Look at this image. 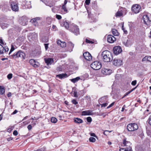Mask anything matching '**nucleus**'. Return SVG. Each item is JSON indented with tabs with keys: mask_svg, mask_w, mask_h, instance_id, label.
<instances>
[{
	"mask_svg": "<svg viewBox=\"0 0 151 151\" xmlns=\"http://www.w3.org/2000/svg\"><path fill=\"white\" fill-rule=\"evenodd\" d=\"M103 60L106 62L111 61L113 59V57L111 53L108 50L103 51L102 53Z\"/></svg>",
	"mask_w": 151,
	"mask_h": 151,
	"instance_id": "obj_1",
	"label": "nucleus"
},
{
	"mask_svg": "<svg viewBox=\"0 0 151 151\" xmlns=\"http://www.w3.org/2000/svg\"><path fill=\"white\" fill-rule=\"evenodd\" d=\"M11 57L15 59L17 58H20L23 59H25V54L24 52L21 51H18L15 52L13 54L11 55Z\"/></svg>",
	"mask_w": 151,
	"mask_h": 151,
	"instance_id": "obj_2",
	"label": "nucleus"
},
{
	"mask_svg": "<svg viewBox=\"0 0 151 151\" xmlns=\"http://www.w3.org/2000/svg\"><path fill=\"white\" fill-rule=\"evenodd\" d=\"M131 145V143L130 142L127 140L126 138L123 139L122 146L124 148H127V150H132Z\"/></svg>",
	"mask_w": 151,
	"mask_h": 151,
	"instance_id": "obj_3",
	"label": "nucleus"
},
{
	"mask_svg": "<svg viewBox=\"0 0 151 151\" xmlns=\"http://www.w3.org/2000/svg\"><path fill=\"white\" fill-rule=\"evenodd\" d=\"M91 66L93 69L97 70L100 69L101 67V63L97 61H95L91 65Z\"/></svg>",
	"mask_w": 151,
	"mask_h": 151,
	"instance_id": "obj_4",
	"label": "nucleus"
},
{
	"mask_svg": "<svg viewBox=\"0 0 151 151\" xmlns=\"http://www.w3.org/2000/svg\"><path fill=\"white\" fill-rule=\"evenodd\" d=\"M69 30L75 35H77L79 34V29L78 27L74 24H72L70 26Z\"/></svg>",
	"mask_w": 151,
	"mask_h": 151,
	"instance_id": "obj_5",
	"label": "nucleus"
},
{
	"mask_svg": "<svg viewBox=\"0 0 151 151\" xmlns=\"http://www.w3.org/2000/svg\"><path fill=\"white\" fill-rule=\"evenodd\" d=\"M138 128L137 124L135 123L129 124L127 126V129L129 131H133Z\"/></svg>",
	"mask_w": 151,
	"mask_h": 151,
	"instance_id": "obj_6",
	"label": "nucleus"
},
{
	"mask_svg": "<svg viewBox=\"0 0 151 151\" xmlns=\"http://www.w3.org/2000/svg\"><path fill=\"white\" fill-rule=\"evenodd\" d=\"M140 6L137 4L133 5L132 7V11L135 14L139 13L140 12Z\"/></svg>",
	"mask_w": 151,
	"mask_h": 151,
	"instance_id": "obj_7",
	"label": "nucleus"
},
{
	"mask_svg": "<svg viewBox=\"0 0 151 151\" xmlns=\"http://www.w3.org/2000/svg\"><path fill=\"white\" fill-rule=\"evenodd\" d=\"M113 64L116 66H119L122 65L123 62L122 60L120 59H114L113 61Z\"/></svg>",
	"mask_w": 151,
	"mask_h": 151,
	"instance_id": "obj_8",
	"label": "nucleus"
},
{
	"mask_svg": "<svg viewBox=\"0 0 151 151\" xmlns=\"http://www.w3.org/2000/svg\"><path fill=\"white\" fill-rule=\"evenodd\" d=\"M11 7L12 10L14 11H17L18 10V6L17 4L15 2L10 1Z\"/></svg>",
	"mask_w": 151,
	"mask_h": 151,
	"instance_id": "obj_9",
	"label": "nucleus"
},
{
	"mask_svg": "<svg viewBox=\"0 0 151 151\" xmlns=\"http://www.w3.org/2000/svg\"><path fill=\"white\" fill-rule=\"evenodd\" d=\"M74 47V45L71 42H68L67 44V47L65 50L64 51L65 52H71L73 51V49Z\"/></svg>",
	"mask_w": 151,
	"mask_h": 151,
	"instance_id": "obj_10",
	"label": "nucleus"
},
{
	"mask_svg": "<svg viewBox=\"0 0 151 151\" xmlns=\"http://www.w3.org/2000/svg\"><path fill=\"white\" fill-rule=\"evenodd\" d=\"M143 19L145 24L147 25H150L151 23V21L150 20L148 15H145L143 17Z\"/></svg>",
	"mask_w": 151,
	"mask_h": 151,
	"instance_id": "obj_11",
	"label": "nucleus"
},
{
	"mask_svg": "<svg viewBox=\"0 0 151 151\" xmlns=\"http://www.w3.org/2000/svg\"><path fill=\"white\" fill-rule=\"evenodd\" d=\"M40 18L39 17H37L31 19L30 20V22L33 25L35 26H37L38 25V21L40 20Z\"/></svg>",
	"mask_w": 151,
	"mask_h": 151,
	"instance_id": "obj_12",
	"label": "nucleus"
},
{
	"mask_svg": "<svg viewBox=\"0 0 151 151\" xmlns=\"http://www.w3.org/2000/svg\"><path fill=\"white\" fill-rule=\"evenodd\" d=\"M113 50L114 54L117 55L122 52V49L120 46H117L114 48Z\"/></svg>",
	"mask_w": 151,
	"mask_h": 151,
	"instance_id": "obj_13",
	"label": "nucleus"
},
{
	"mask_svg": "<svg viewBox=\"0 0 151 151\" xmlns=\"http://www.w3.org/2000/svg\"><path fill=\"white\" fill-rule=\"evenodd\" d=\"M83 55L85 59L87 60L90 61L92 59V56L91 54L88 52H84Z\"/></svg>",
	"mask_w": 151,
	"mask_h": 151,
	"instance_id": "obj_14",
	"label": "nucleus"
},
{
	"mask_svg": "<svg viewBox=\"0 0 151 151\" xmlns=\"http://www.w3.org/2000/svg\"><path fill=\"white\" fill-rule=\"evenodd\" d=\"M116 40V38L111 35H109L107 36V41L109 43H113Z\"/></svg>",
	"mask_w": 151,
	"mask_h": 151,
	"instance_id": "obj_15",
	"label": "nucleus"
},
{
	"mask_svg": "<svg viewBox=\"0 0 151 151\" xmlns=\"http://www.w3.org/2000/svg\"><path fill=\"white\" fill-rule=\"evenodd\" d=\"M102 73L104 75H108L110 74L112 72V71L110 69L103 68L101 70Z\"/></svg>",
	"mask_w": 151,
	"mask_h": 151,
	"instance_id": "obj_16",
	"label": "nucleus"
},
{
	"mask_svg": "<svg viewBox=\"0 0 151 151\" xmlns=\"http://www.w3.org/2000/svg\"><path fill=\"white\" fill-rule=\"evenodd\" d=\"M44 60L45 62L47 65H51L54 63V60L52 58H45Z\"/></svg>",
	"mask_w": 151,
	"mask_h": 151,
	"instance_id": "obj_17",
	"label": "nucleus"
},
{
	"mask_svg": "<svg viewBox=\"0 0 151 151\" xmlns=\"http://www.w3.org/2000/svg\"><path fill=\"white\" fill-rule=\"evenodd\" d=\"M81 79L82 80H84V79L82 78L81 77H77L75 78H73L70 79V80L73 83H75L77 82L79 80Z\"/></svg>",
	"mask_w": 151,
	"mask_h": 151,
	"instance_id": "obj_18",
	"label": "nucleus"
},
{
	"mask_svg": "<svg viewBox=\"0 0 151 151\" xmlns=\"http://www.w3.org/2000/svg\"><path fill=\"white\" fill-rule=\"evenodd\" d=\"M57 43L62 47H65L66 46V42H62L61 40H59L57 41Z\"/></svg>",
	"mask_w": 151,
	"mask_h": 151,
	"instance_id": "obj_19",
	"label": "nucleus"
},
{
	"mask_svg": "<svg viewBox=\"0 0 151 151\" xmlns=\"http://www.w3.org/2000/svg\"><path fill=\"white\" fill-rule=\"evenodd\" d=\"M81 114L82 115H90L92 114V111L89 110H86L83 111Z\"/></svg>",
	"mask_w": 151,
	"mask_h": 151,
	"instance_id": "obj_20",
	"label": "nucleus"
},
{
	"mask_svg": "<svg viewBox=\"0 0 151 151\" xmlns=\"http://www.w3.org/2000/svg\"><path fill=\"white\" fill-rule=\"evenodd\" d=\"M60 24L61 26L64 27L67 29L69 28V24L66 22H60Z\"/></svg>",
	"mask_w": 151,
	"mask_h": 151,
	"instance_id": "obj_21",
	"label": "nucleus"
},
{
	"mask_svg": "<svg viewBox=\"0 0 151 151\" xmlns=\"http://www.w3.org/2000/svg\"><path fill=\"white\" fill-rule=\"evenodd\" d=\"M56 77L62 79L67 77V75L66 73H63L57 75L56 76Z\"/></svg>",
	"mask_w": 151,
	"mask_h": 151,
	"instance_id": "obj_22",
	"label": "nucleus"
},
{
	"mask_svg": "<svg viewBox=\"0 0 151 151\" xmlns=\"http://www.w3.org/2000/svg\"><path fill=\"white\" fill-rule=\"evenodd\" d=\"M20 23L23 25H25L27 24V21L24 17H23L22 19L20 20Z\"/></svg>",
	"mask_w": 151,
	"mask_h": 151,
	"instance_id": "obj_23",
	"label": "nucleus"
},
{
	"mask_svg": "<svg viewBox=\"0 0 151 151\" xmlns=\"http://www.w3.org/2000/svg\"><path fill=\"white\" fill-rule=\"evenodd\" d=\"M29 62L31 65L35 68L37 67L38 66V65L36 64L35 61L34 59L30 60Z\"/></svg>",
	"mask_w": 151,
	"mask_h": 151,
	"instance_id": "obj_24",
	"label": "nucleus"
},
{
	"mask_svg": "<svg viewBox=\"0 0 151 151\" xmlns=\"http://www.w3.org/2000/svg\"><path fill=\"white\" fill-rule=\"evenodd\" d=\"M30 37H31L32 40H34L37 38V33L35 32L31 33Z\"/></svg>",
	"mask_w": 151,
	"mask_h": 151,
	"instance_id": "obj_25",
	"label": "nucleus"
},
{
	"mask_svg": "<svg viewBox=\"0 0 151 151\" xmlns=\"http://www.w3.org/2000/svg\"><path fill=\"white\" fill-rule=\"evenodd\" d=\"M123 44L125 46L127 47H129L131 46L132 44V42H131L130 40H127V42H123Z\"/></svg>",
	"mask_w": 151,
	"mask_h": 151,
	"instance_id": "obj_26",
	"label": "nucleus"
},
{
	"mask_svg": "<svg viewBox=\"0 0 151 151\" xmlns=\"http://www.w3.org/2000/svg\"><path fill=\"white\" fill-rule=\"evenodd\" d=\"M74 122L77 123H81L83 122V121L81 119L78 118H75L74 119Z\"/></svg>",
	"mask_w": 151,
	"mask_h": 151,
	"instance_id": "obj_27",
	"label": "nucleus"
},
{
	"mask_svg": "<svg viewBox=\"0 0 151 151\" xmlns=\"http://www.w3.org/2000/svg\"><path fill=\"white\" fill-rule=\"evenodd\" d=\"M5 93L4 87L3 86H0V94L3 95Z\"/></svg>",
	"mask_w": 151,
	"mask_h": 151,
	"instance_id": "obj_28",
	"label": "nucleus"
},
{
	"mask_svg": "<svg viewBox=\"0 0 151 151\" xmlns=\"http://www.w3.org/2000/svg\"><path fill=\"white\" fill-rule=\"evenodd\" d=\"M146 60L151 63V56H145L143 59L142 60Z\"/></svg>",
	"mask_w": 151,
	"mask_h": 151,
	"instance_id": "obj_29",
	"label": "nucleus"
},
{
	"mask_svg": "<svg viewBox=\"0 0 151 151\" xmlns=\"http://www.w3.org/2000/svg\"><path fill=\"white\" fill-rule=\"evenodd\" d=\"M9 24L6 23H2L1 24V28L3 29H5L8 27Z\"/></svg>",
	"mask_w": 151,
	"mask_h": 151,
	"instance_id": "obj_30",
	"label": "nucleus"
},
{
	"mask_svg": "<svg viewBox=\"0 0 151 151\" xmlns=\"http://www.w3.org/2000/svg\"><path fill=\"white\" fill-rule=\"evenodd\" d=\"M4 47L2 45L0 44V55H1L4 53Z\"/></svg>",
	"mask_w": 151,
	"mask_h": 151,
	"instance_id": "obj_31",
	"label": "nucleus"
},
{
	"mask_svg": "<svg viewBox=\"0 0 151 151\" xmlns=\"http://www.w3.org/2000/svg\"><path fill=\"white\" fill-rule=\"evenodd\" d=\"M51 121L52 122L55 123L57 122V119L56 118L52 117L51 118Z\"/></svg>",
	"mask_w": 151,
	"mask_h": 151,
	"instance_id": "obj_32",
	"label": "nucleus"
},
{
	"mask_svg": "<svg viewBox=\"0 0 151 151\" xmlns=\"http://www.w3.org/2000/svg\"><path fill=\"white\" fill-rule=\"evenodd\" d=\"M112 32L114 36H116L118 35V32L115 29H113Z\"/></svg>",
	"mask_w": 151,
	"mask_h": 151,
	"instance_id": "obj_33",
	"label": "nucleus"
},
{
	"mask_svg": "<svg viewBox=\"0 0 151 151\" xmlns=\"http://www.w3.org/2000/svg\"><path fill=\"white\" fill-rule=\"evenodd\" d=\"M122 14L121 11H118L116 14V17H121L122 15Z\"/></svg>",
	"mask_w": 151,
	"mask_h": 151,
	"instance_id": "obj_34",
	"label": "nucleus"
},
{
	"mask_svg": "<svg viewBox=\"0 0 151 151\" xmlns=\"http://www.w3.org/2000/svg\"><path fill=\"white\" fill-rule=\"evenodd\" d=\"M15 49V48L13 46V45H11V49H10V50L9 52V53L8 54L9 55H10L11 52H12Z\"/></svg>",
	"mask_w": 151,
	"mask_h": 151,
	"instance_id": "obj_35",
	"label": "nucleus"
},
{
	"mask_svg": "<svg viewBox=\"0 0 151 151\" xmlns=\"http://www.w3.org/2000/svg\"><path fill=\"white\" fill-rule=\"evenodd\" d=\"M89 141L90 142H94L96 141V139L94 137H90L89 138Z\"/></svg>",
	"mask_w": 151,
	"mask_h": 151,
	"instance_id": "obj_36",
	"label": "nucleus"
},
{
	"mask_svg": "<svg viewBox=\"0 0 151 151\" xmlns=\"http://www.w3.org/2000/svg\"><path fill=\"white\" fill-rule=\"evenodd\" d=\"M112 131H109L108 130H106L104 132L103 134L105 135H107L109 133L111 132Z\"/></svg>",
	"mask_w": 151,
	"mask_h": 151,
	"instance_id": "obj_37",
	"label": "nucleus"
},
{
	"mask_svg": "<svg viewBox=\"0 0 151 151\" xmlns=\"http://www.w3.org/2000/svg\"><path fill=\"white\" fill-rule=\"evenodd\" d=\"M4 53L6 54L7 53V52L9 50V49L7 47H4Z\"/></svg>",
	"mask_w": 151,
	"mask_h": 151,
	"instance_id": "obj_38",
	"label": "nucleus"
},
{
	"mask_svg": "<svg viewBox=\"0 0 151 151\" xmlns=\"http://www.w3.org/2000/svg\"><path fill=\"white\" fill-rule=\"evenodd\" d=\"M62 9L65 12H66L67 11L66 6L63 5L62 6Z\"/></svg>",
	"mask_w": 151,
	"mask_h": 151,
	"instance_id": "obj_39",
	"label": "nucleus"
},
{
	"mask_svg": "<svg viewBox=\"0 0 151 151\" xmlns=\"http://www.w3.org/2000/svg\"><path fill=\"white\" fill-rule=\"evenodd\" d=\"M127 148L124 147L122 148H120L119 149V151H132V150H127Z\"/></svg>",
	"mask_w": 151,
	"mask_h": 151,
	"instance_id": "obj_40",
	"label": "nucleus"
},
{
	"mask_svg": "<svg viewBox=\"0 0 151 151\" xmlns=\"http://www.w3.org/2000/svg\"><path fill=\"white\" fill-rule=\"evenodd\" d=\"M71 101H72V103H73V104L75 105H76L78 103V102H77L76 101V100L75 99H73Z\"/></svg>",
	"mask_w": 151,
	"mask_h": 151,
	"instance_id": "obj_41",
	"label": "nucleus"
},
{
	"mask_svg": "<svg viewBox=\"0 0 151 151\" xmlns=\"http://www.w3.org/2000/svg\"><path fill=\"white\" fill-rule=\"evenodd\" d=\"M87 120L88 122H90L92 121V119L90 117H88L87 118Z\"/></svg>",
	"mask_w": 151,
	"mask_h": 151,
	"instance_id": "obj_42",
	"label": "nucleus"
},
{
	"mask_svg": "<svg viewBox=\"0 0 151 151\" xmlns=\"http://www.w3.org/2000/svg\"><path fill=\"white\" fill-rule=\"evenodd\" d=\"M137 82L136 80H134L132 81L131 83L132 85L134 86H135L137 83Z\"/></svg>",
	"mask_w": 151,
	"mask_h": 151,
	"instance_id": "obj_43",
	"label": "nucleus"
},
{
	"mask_svg": "<svg viewBox=\"0 0 151 151\" xmlns=\"http://www.w3.org/2000/svg\"><path fill=\"white\" fill-rule=\"evenodd\" d=\"M26 4H28L29 5V6H28L27 8L29 9L30 8H31V5L30 4V1H29V2H27L26 3Z\"/></svg>",
	"mask_w": 151,
	"mask_h": 151,
	"instance_id": "obj_44",
	"label": "nucleus"
},
{
	"mask_svg": "<svg viewBox=\"0 0 151 151\" xmlns=\"http://www.w3.org/2000/svg\"><path fill=\"white\" fill-rule=\"evenodd\" d=\"M148 121L149 124L151 126V115L149 116Z\"/></svg>",
	"mask_w": 151,
	"mask_h": 151,
	"instance_id": "obj_45",
	"label": "nucleus"
},
{
	"mask_svg": "<svg viewBox=\"0 0 151 151\" xmlns=\"http://www.w3.org/2000/svg\"><path fill=\"white\" fill-rule=\"evenodd\" d=\"M12 74L11 73L9 74L7 76V78L9 79H11L12 77Z\"/></svg>",
	"mask_w": 151,
	"mask_h": 151,
	"instance_id": "obj_46",
	"label": "nucleus"
},
{
	"mask_svg": "<svg viewBox=\"0 0 151 151\" xmlns=\"http://www.w3.org/2000/svg\"><path fill=\"white\" fill-rule=\"evenodd\" d=\"M130 93V92H129V91H128V92H127L122 97V99H123L124 97H125L126 96H127Z\"/></svg>",
	"mask_w": 151,
	"mask_h": 151,
	"instance_id": "obj_47",
	"label": "nucleus"
},
{
	"mask_svg": "<svg viewBox=\"0 0 151 151\" xmlns=\"http://www.w3.org/2000/svg\"><path fill=\"white\" fill-rule=\"evenodd\" d=\"M56 17L58 19H60L62 18V17L60 15L58 14L56 15Z\"/></svg>",
	"mask_w": 151,
	"mask_h": 151,
	"instance_id": "obj_48",
	"label": "nucleus"
},
{
	"mask_svg": "<svg viewBox=\"0 0 151 151\" xmlns=\"http://www.w3.org/2000/svg\"><path fill=\"white\" fill-rule=\"evenodd\" d=\"M37 121H32V125L33 126H35L36 124Z\"/></svg>",
	"mask_w": 151,
	"mask_h": 151,
	"instance_id": "obj_49",
	"label": "nucleus"
},
{
	"mask_svg": "<svg viewBox=\"0 0 151 151\" xmlns=\"http://www.w3.org/2000/svg\"><path fill=\"white\" fill-rule=\"evenodd\" d=\"M86 42L88 43H93V42L91 41H90L87 39L86 40Z\"/></svg>",
	"mask_w": 151,
	"mask_h": 151,
	"instance_id": "obj_50",
	"label": "nucleus"
},
{
	"mask_svg": "<svg viewBox=\"0 0 151 151\" xmlns=\"http://www.w3.org/2000/svg\"><path fill=\"white\" fill-rule=\"evenodd\" d=\"M44 45L45 46V49L46 50H47V49L48 47V46L49 45V44H44Z\"/></svg>",
	"mask_w": 151,
	"mask_h": 151,
	"instance_id": "obj_51",
	"label": "nucleus"
},
{
	"mask_svg": "<svg viewBox=\"0 0 151 151\" xmlns=\"http://www.w3.org/2000/svg\"><path fill=\"white\" fill-rule=\"evenodd\" d=\"M114 102H113L111 104H110V105H109L107 107V109L109 108L112 106H113L114 105Z\"/></svg>",
	"mask_w": 151,
	"mask_h": 151,
	"instance_id": "obj_52",
	"label": "nucleus"
},
{
	"mask_svg": "<svg viewBox=\"0 0 151 151\" xmlns=\"http://www.w3.org/2000/svg\"><path fill=\"white\" fill-rule=\"evenodd\" d=\"M122 29L123 30L124 33L127 34V30H125L124 28V25H123L122 26Z\"/></svg>",
	"mask_w": 151,
	"mask_h": 151,
	"instance_id": "obj_53",
	"label": "nucleus"
},
{
	"mask_svg": "<svg viewBox=\"0 0 151 151\" xmlns=\"http://www.w3.org/2000/svg\"><path fill=\"white\" fill-rule=\"evenodd\" d=\"M57 27L56 26L54 25H53L52 27V29L53 30H56Z\"/></svg>",
	"mask_w": 151,
	"mask_h": 151,
	"instance_id": "obj_54",
	"label": "nucleus"
},
{
	"mask_svg": "<svg viewBox=\"0 0 151 151\" xmlns=\"http://www.w3.org/2000/svg\"><path fill=\"white\" fill-rule=\"evenodd\" d=\"M91 0H86L85 1V3L87 5H88L89 4Z\"/></svg>",
	"mask_w": 151,
	"mask_h": 151,
	"instance_id": "obj_55",
	"label": "nucleus"
},
{
	"mask_svg": "<svg viewBox=\"0 0 151 151\" xmlns=\"http://www.w3.org/2000/svg\"><path fill=\"white\" fill-rule=\"evenodd\" d=\"M28 129L29 130H30L32 129V126L31 124H29L28 125L27 127Z\"/></svg>",
	"mask_w": 151,
	"mask_h": 151,
	"instance_id": "obj_56",
	"label": "nucleus"
},
{
	"mask_svg": "<svg viewBox=\"0 0 151 151\" xmlns=\"http://www.w3.org/2000/svg\"><path fill=\"white\" fill-rule=\"evenodd\" d=\"M13 134L15 136H17L18 134V132L17 130H14L13 132Z\"/></svg>",
	"mask_w": 151,
	"mask_h": 151,
	"instance_id": "obj_57",
	"label": "nucleus"
},
{
	"mask_svg": "<svg viewBox=\"0 0 151 151\" xmlns=\"http://www.w3.org/2000/svg\"><path fill=\"white\" fill-rule=\"evenodd\" d=\"M18 112V111L17 110H15L11 114L13 115L15 114Z\"/></svg>",
	"mask_w": 151,
	"mask_h": 151,
	"instance_id": "obj_58",
	"label": "nucleus"
},
{
	"mask_svg": "<svg viewBox=\"0 0 151 151\" xmlns=\"http://www.w3.org/2000/svg\"><path fill=\"white\" fill-rule=\"evenodd\" d=\"M74 96L75 97H78V96L77 95V92L76 91H74Z\"/></svg>",
	"mask_w": 151,
	"mask_h": 151,
	"instance_id": "obj_59",
	"label": "nucleus"
},
{
	"mask_svg": "<svg viewBox=\"0 0 151 151\" xmlns=\"http://www.w3.org/2000/svg\"><path fill=\"white\" fill-rule=\"evenodd\" d=\"M90 135L91 136L94 137H96V138L97 137L96 136V135L94 133H91Z\"/></svg>",
	"mask_w": 151,
	"mask_h": 151,
	"instance_id": "obj_60",
	"label": "nucleus"
},
{
	"mask_svg": "<svg viewBox=\"0 0 151 151\" xmlns=\"http://www.w3.org/2000/svg\"><path fill=\"white\" fill-rule=\"evenodd\" d=\"M107 105V103L103 104L102 105V107H105Z\"/></svg>",
	"mask_w": 151,
	"mask_h": 151,
	"instance_id": "obj_61",
	"label": "nucleus"
},
{
	"mask_svg": "<svg viewBox=\"0 0 151 151\" xmlns=\"http://www.w3.org/2000/svg\"><path fill=\"white\" fill-rule=\"evenodd\" d=\"M7 96L8 97H10L11 96V92H8L7 93Z\"/></svg>",
	"mask_w": 151,
	"mask_h": 151,
	"instance_id": "obj_62",
	"label": "nucleus"
},
{
	"mask_svg": "<svg viewBox=\"0 0 151 151\" xmlns=\"http://www.w3.org/2000/svg\"><path fill=\"white\" fill-rule=\"evenodd\" d=\"M12 139V137H10L7 138V140L8 141H10Z\"/></svg>",
	"mask_w": 151,
	"mask_h": 151,
	"instance_id": "obj_63",
	"label": "nucleus"
},
{
	"mask_svg": "<svg viewBox=\"0 0 151 151\" xmlns=\"http://www.w3.org/2000/svg\"><path fill=\"white\" fill-rule=\"evenodd\" d=\"M68 2V1L67 0H65L64 1V4L63 5L66 6V4Z\"/></svg>",
	"mask_w": 151,
	"mask_h": 151,
	"instance_id": "obj_64",
	"label": "nucleus"
}]
</instances>
